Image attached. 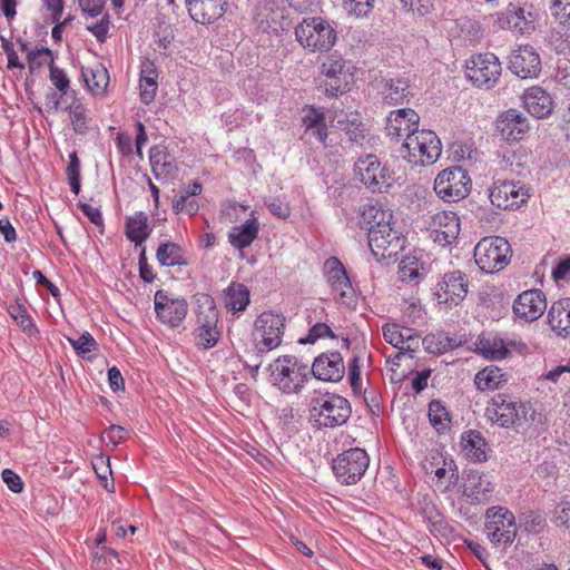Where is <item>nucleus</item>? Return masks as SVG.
I'll return each mask as SVG.
<instances>
[{
	"mask_svg": "<svg viewBox=\"0 0 570 570\" xmlns=\"http://www.w3.org/2000/svg\"><path fill=\"white\" fill-rule=\"evenodd\" d=\"M320 364L321 355L314 358L311 367L293 355H284L269 364L271 381L284 393H299L309 376L321 380Z\"/></svg>",
	"mask_w": 570,
	"mask_h": 570,
	"instance_id": "1",
	"label": "nucleus"
},
{
	"mask_svg": "<svg viewBox=\"0 0 570 570\" xmlns=\"http://www.w3.org/2000/svg\"><path fill=\"white\" fill-rule=\"evenodd\" d=\"M441 151V141L438 136L425 129L407 134L399 149L403 159L416 166L434 164Z\"/></svg>",
	"mask_w": 570,
	"mask_h": 570,
	"instance_id": "2",
	"label": "nucleus"
},
{
	"mask_svg": "<svg viewBox=\"0 0 570 570\" xmlns=\"http://www.w3.org/2000/svg\"><path fill=\"white\" fill-rule=\"evenodd\" d=\"M489 419L501 428H519L533 420L534 411L530 405L515 401L505 394L493 396L487 409Z\"/></svg>",
	"mask_w": 570,
	"mask_h": 570,
	"instance_id": "3",
	"label": "nucleus"
},
{
	"mask_svg": "<svg viewBox=\"0 0 570 570\" xmlns=\"http://www.w3.org/2000/svg\"><path fill=\"white\" fill-rule=\"evenodd\" d=\"M323 275L335 302L346 308H354L357 296L344 264L335 256L326 258L323 262Z\"/></svg>",
	"mask_w": 570,
	"mask_h": 570,
	"instance_id": "4",
	"label": "nucleus"
},
{
	"mask_svg": "<svg viewBox=\"0 0 570 570\" xmlns=\"http://www.w3.org/2000/svg\"><path fill=\"white\" fill-rule=\"evenodd\" d=\"M511 247L505 238L485 237L474 248V261L482 272L495 273L508 265Z\"/></svg>",
	"mask_w": 570,
	"mask_h": 570,
	"instance_id": "5",
	"label": "nucleus"
},
{
	"mask_svg": "<svg viewBox=\"0 0 570 570\" xmlns=\"http://www.w3.org/2000/svg\"><path fill=\"white\" fill-rule=\"evenodd\" d=\"M370 458L367 453L358 448L350 449L338 454L332 461V471L341 484L357 483L368 468Z\"/></svg>",
	"mask_w": 570,
	"mask_h": 570,
	"instance_id": "6",
	"label": "nucleus"
},
{
	"mask_svg": "<svg viewBox=\"0 0 570 570\" xmlns=\"http://www.w3.org/2000/svg\"><path fill=\"white\" fill-rule=\"evenodd\" d=\"M499 58L492 52L472 56L466 63V77L479 88L490 89L501 75Z\"/></svg>",
	"mask_w": 570,
	"mask_h": 570,
	"instance_id": "7",
	"label": "nucleus"
},
{
	"mask_svg": "<svg viewBox=\"0 0 570 570\" xmlns=\"http://www.w3.org/2000/svg\"><path fill=\"white\" fill-rule=\"evenodd\" d=\"M471 180L461 167H451L438 174L434 190L446 202L463 199L470 193Z\"/></svg>",
	"mask_w": 570,
	"mask_h": 570,
	"instance_id": "8",
	"label": "nucleus"
},
{
	"mask_svg": "<svg viewBox=\"0 0 570 570\" xmlns=\"http://www.w3.org/2000/svg\"><path fill=\"white\" fill-rule=\"evenodd\" d=\"M354 171L361 183L372 191H383L391 186V173L382 166L375 155L358 158L354 165Z\"/></svg>",
	"mask_w": 570,
	"mask_h": 570,
	"instance_id": "9",
	"label": "nucleus"
},
{
	"mask_svg": "<svg viewBox=\"0 0 570 570\" xmlns=\"http://www.w3.org/2000/svg\"><path fill=\"white\" fill-rule=\"evenodd\" d=\"M255 327L256 335L261 337L257 344L258 352H268L282 343L285 318L278 314L263 313L257 317Z\"/></svg>",
	"mask_w": 570,
	"mask_h": 570,
	"instance_id": "10",
	"label": "nucleus"
},
{
	"mask_svg": "<svg viewBox=\"0 0 570 570\" xmlns=\"http://www.w3.org/2000/svg\"><path fill=\"white\" fill-rule=\"evenodd\" d=\"M405 239L402 235L391 228L374 229L368 233V246L372 254L377 258H392L404 248Z\"/></svg>",
	"mask_w": 570,
	"mask_h": 570,
	"instance_id": "11",
	"label": "nucleus"
},
{
	"mask_svg": "<svg viewBox=\"0 0 570 570\" xmlns=\"http://www.w3.org/2000/svg\"><path fill=\"white\" fill-rule=\"evenodd\" d=\"M529 197L527 189L515 181H495L489 190V198L499 209L518 208Z\"/></svg>",
	"mask_w": 570,
	"mask_h": 570,
	"instance_id": "12",
	"label": "nucleus"
},
{
	"mask_svg": "<svg viewBox=\"0 0 570 570\" xmlns=\"http://www.w3.org/2000/svg\"><path fill=\"white\" fill-rule=\"evenodd\" d=\"M509 69L521 79H532L541 71L539 53L532 46H520L509 58Z\"/></svg>",
	"mask_w": 570,
	"mask_h": 570,
	"instance_id": "13",
	"label": "nucleus"
},
{
	"mask_svg": "<svg viewBox=\"0 0 570 570\" xmlns=\"http://www.w3.org/2000/svg\"><path fill=\"white\" fill-rule=\"evenodd\" d=\"M155 311L163 323L177 327L187 315L188 304L184 298H169L159 289L155 294Z\"/></svg>",
	"mask_w": 570,
	"mask_h": 570,
	"instance_id": "14",
	"label": "nucleus"
},
{
	"mask_svg": "<svg viewBox=\"0 0 570 570\" xmlns=\"http://www.w3.org/2000/svg\"><path fill=\"white\" fill-rule=\"evenodd\" d=\"M469 281L461 271H452L438 283L436 295L441 302L458 305L468 294Z\"/></svg>",
	"mask_w": 570,
	"mask_h": 570,
	"instance_id": "15",
	"label": "nucleus"
},
{
	"mask_svg": "<svg viewBox=\"0 0 570 570\" xmlns=\"http://www.w3.org/2000/svg\"><path fill=\"white\" fill-rule=\"evenodd\" d=\"M547 308L544 294L540 289L521 293L513 303V313L527 322L537 321Z\"/></svg>",
	"mask_w": 570,
	"mask_h": 570,
	"instance_id": "16",
	"label": "nucleus"
},
{
	"mask_svg": "<svg viewBox=\"0 0 570 570\" xmlns=\"http://www.w3.org/2000/svg\"><path fill=\"white\" fill-rule=\"evenodd\" d=\"M330 121L331 127L344 130L348 136V139L356 145L363 146L366 141V130L364 125L357 120L356 116L350 118L343 110H328L326 114L323 112V122ZM325 124H323V127Z\"/></svg>",
	"mask_w": 570,
	"mask_h": 570,
	"instance_id": "17",
	"label": "nucleus"
},
{
	"mask_svg": "<svg viewBox=\"0 0 570 570\" xmlns=\"http://www.w3.org/2000/svg\"><path fill=\"white\" fill-rule=\"evenodd\" d=\"M431 237L441 246L452 244L460 233V222L453 212H440L433 217Z\"/></svg>",
	"mask_w": 570,
	"mask_h": 570,
	"instance_id": "18",
	"label": "nucleus"
},
{
	"mask_svg": "<svg viewBox=\"0 0 570 570\" xmlns=\"http://www.w3.org/2000/svg\"><path fill=\"white\" fill-rule=\"evenodd\" d=\"M495 129L502 139L517 141L528 131L527 118L517 109H509L501 114L495 121Z\"/></svg>",
	"mask_w": 570,
	"mask_h": 570,
	"instance_id": "19",
	"label": "nucleus"
},
{
	"mask_svg": "<svg viewBox=\"0 0 570 570\" xmlns=\"http://www.w3.org/2000/svg\"><path fill=\"white\" fill-rule=\"evenodd\" d=\"M190 18L197 23H212L226 11L227 0H185Z\"/></svg>",
	"mask_w": 570,
	"mask_h": 570,
	"instance_id": "20",
	"label": "nucleus"
},
{
	"mask_svg": "<svg viewBox=\"0 0 570 570\" xmlns=\"http://www.w3.org/2000/svg\"><path fill=\"white\" fill-rule=\"evenodd\" d=\"M537 16L534 6L530 4L528 7L527 0H521L517 4H509L504 13V21L509 29L523 33L533 29Z\"/></svg>",
	"mask_w": 570,
	"mask_h": 570,
	"instance_id": "21",
	"label": "nucleus"
},
{
	"mask_svg": "<svg viewBox=\"0 0 570 570\" xmlns=\"http://www.w3.org/2000/svg\"><path fill=\"white\" fill-rule=\"evenodd\" d=\"M420 117L412 109L392 111L387 118L386 132L392 139L404 140L406 135L417 130Z\"/></svg>",
	"mask_w": 570,
	"mask_h": 570,
	"instance_id": "22",
	"label": "nucleus"
},
{
	"mask_svg": "<svg viewBox=\"0 0 570 570\" xmlns=\"http://www.w3.org/2000/svg\"><path fill=\"white\" fill-rule=\"evenodd\" d=\"M513 528L515 534L514 514L503 507H491L485 512L487 534H509Z\"/></svg>",
	"mask_w": 570,
	"mask_h": 570,
	"instance_id": "23",
	"label": "nucleus"
},
{
	"mask_svg": "<svg viewBox=\"0 0 570 570\" xmlns=\"http://www.w3.org/2000/svg\"><path fill=\"white\" fill-rule=\"evenodd\" d=\"M351 414V407L346 399L340 395H331L323 401V417L325 426L342 425L347 421Z\"/></svg>",
	"mask_w": 570,
	"mask_h": 570,
	"instance_id": "24",
	"label": "nucleus"
},
{
	"mask_svg": "<svg viewBox=\"0 0 570 570\" xmlns=\"http://www.w3.org/2000/svg\"><path fill=\"white\" fill-rule=\"evenodd\" d=\"M523 104L527 110L537 118L551 114L553 101L550 95L541 87H531L523 94Z\"/></svg>",
	"mask_w": 570,
	"mask_h": 570,
	"instance_id": "25",
	"label": "nucleus"
},
{
	"mask_svg": "<svg viewBox=\"0 0 570 570\" xmlns=\"http://www.w3.org/2000/svg\"><path fill=\"white\" fill-rule=\"evenodd\" d=\"M382 331L384 340L399 350L397 357H402L406 352H414L419 345V338L411 335L409 328L400 330L393 324L384 325Z\"/></svg>",
	"mask_w": 570,
	"mask_h": 570,
	"instance_id": "26",
	"label": "nucleus"
},
{
	"mask_svg": "<svg viewBox=\"0 0 570 570\" xmlns=\"http://www.w3.org/2000/svg\"><path fill=\"white\" fill-rule=\"evenodd\" d=\"M548 322L558 335L570 336V297L552 304L548 312Z\"/></svg>",
	"mask_w": 570,
	"mask_h": 570,
	"instance_id": "27",
	"label": "nucleus"
},
{
	"mask_svg": "<svg viewBox=\"0 0 570 570\" xmlns=\"http://www.w3.org/2000/svg\"><path fill=\"white\" fill-rule=\"evenodd\" d=\"M362 219L368 233L374 229L391 228L394 225L392 210L381 204L367 206L362 213Z\"/></svg>",
	"mask_w": 570,
	"mask_h": 570,
	"instance_id": "28",
	"label": "nucleus"
},
{
	"mask_svg": "<svg viewBox=\"0 0 570 570\" xmlns=\"http://www.w3.org/2000/svg\"><path fill=\"white\" fill-rule=\"evenodd\" d=\"M475 351L491 361H500L509 356V345L498 336L479 337L475 342Z\"/></svg>",
	"mask_w": 570,
	"mask_h": 570,
	"instance_id": "29",
	"label": "nucleus"
},
{
	"mask_svg": "<svg viewBox=\"0 0 570 570\" xmlns=\"http://www.w3.org/2000/svg\"><path fill=\"white\" fill-rule=\"evenodd\" d=\"M150 233L151 227L148 224V216L144 212H138L134 216L127 217L125 234L136 246H141Z\"/></svg>",
	"mask_w": 570,
	"mask_h": 570,
	"instance_id": "30",
	"label": "nucleus"
},
{
	"mask_svg": "<svg viewBox=\"0 0 570 570\" xmlns=\"http://www.w3.org/2000/svg\"><path fill=\"white\" fill-rule=\"evenodd\" d=\"M149 161L156 179L167 178L176 173L177 166L164 147L155 146L149 150Z\"/></svg>",
	"mask_w": 570,
	"mask_h": 570,
	"instance_id": "31",
	"label": "nucleus"
},
{
	"mask_svg": "<svg viewBox=\"0 0 570 570\" xmlns=\"http://www.w3.org/2000/svg\"><path fill=\"white\" fill-rule=\"evenodd\" d=\"M258 230L257 219H247L242 225L232 228L228 234L229 243L237 249H244L256 239Z\"/></svg>",
	"mask_w": 570,
	"mask_h": 570,
	"instance_id": "32",
	"label": "nucleus"
},
{
	"mask_svg": "<svg viewBox=\"0 0 570 570\" xmlns=\"http://www.w3.org/2000/svg\"><path fill=\"white\" fill-rule=\"evenodd\" d=\"M463 540V542L468 546L471 552L484 564L487 566V559L490 554H494L497 558L501 557V551L499 550V546L503 544L504 547L511 546L513 543V539L510 537H505L504 540L501 537H488L490 542V550L483 547L481 543L469 539L466 537H459Z\"/></svg>",
	"mask_w": 570,
	"mask_h": 570,
	"instance_id": "33",
	"label": "nucleus"
},
{
	"mask_svg": "<svg viewBox=\"0 0 570 570\" xmlns=\"http://www.w3.org/2000/svg\"><path fill=\"white\" fill-rule=\"evenodd\" d=\"M81 76L94 95H102L109 83V73L102 63L94 67H82Z\"/></svg>",
	"mask_w": 570,
	"mask_h": 570,
	"instance_id": "34",
	"label": "nucleus"
},
{
	"mask_svg": "<svg viewBox=\"0 0 570 570\" xmlns=\"http://www.w3.org/2000/svg\"><path fill=\"white\" fill-rule=\"evenodd\" d=\"M296 38L305 48L315 51L321 43V18L305 19L296 30Z\"/></svg>",
	"mask_w": 570,
	"mask_h": 570,
	"instance_id": "35",
	"label": "nucleus"
},
{
	"mask_svg": "<svg viewBox=\"0 0 570 570\" xmlns=\"http://www.w3.org/2000/svg\"><path fill=\"white\" fill-rule=\"evenodd\" d=\"M411 96L409 81L403 78L384 79V100L391 105H402Z\"/></svg>",
	"mask_w": 570,
	"mask_h": 570,
	"instance_id": "36",
	"label": "nucleus"
},
{
	"mask_svg": "<svg viewBox=\"0 0 570 570\" xmlns=\"http://www.w3.org/2000/svg\"><path fill=\"white\" fill-rule=\"evenodd\" d=\"M196 299V317L197 324L202 325H217L218 323V311L215 304V299L205 293H198L195 295Z\"/></svg>",
	"mask_w": 570,
	"mask_h": 570,
	"instance_id": "37",
	"label": "nucleus"
},
{
	"mask_svg": "<svg viewBox=\"0 0 570 570\" xmlns=\"http://www.w3.org/2000/svg\"><path fill=\"white\" fill-rule=\"evenodd\" d=\"M326 361V366H323V382H340L345 374V365L343 357L337 351H327L323 353V363Z\"/></svg>",
	"mask_w": 570,
	"mask_h": 570,
	"instance_id": "38",
	"label": "nucleus"
},
{
	"mask_svg": "<svg viewBox=\"0 0 570 570\" xmlns=\"http://www.w3.org/2000/svg\"><path fill=\"white\" fill-rule=\"evenodd\" d=\"M249 304V291L244 284L232 283L225 291V306L234 312L244 311Z\"/></svg>",
	"mask_w": 570,
	"mask_h": 570,
	"instance_id": "39",
	"label": "nucleus"
},
{
	"mask_svg": "<svg viewBox=\"0 0 570 570\" xmlns=\"http://www.w3.org/2000/svg\"><path fill=\"white\" fill-rule=\"evenodd\" d=\"M505 382L504 374L498 367H485L478 372L474 383L480 391L495 390Z\"/></svg>",
	"mask_w": 570,
	"mask_h": 570,
	"instance_id": "40",
	"label": "nucleus"
},
{
	"mask_svg": "<svg viewBox=\"0 0 570 570\" xmlns=\"http://www.w3.org/2000/svg\"><path fill=\"white\" fill-rule=\"evenodd\" d=\"M158 262L164 266H175L185 264L181 248L175 243H163L158 246L156 253Z\"/></svg>",
	"mask_w": 570,
	"mask_h": 570,
	"instance_id": "41",
	"label": "nucleus"
},
{
	"mask_svg": "<svg viewBox=\"0 0 570 570\" xmlns=\"http://www.w3.org/2000/svg\"><path fill=\"white\" fill-rule=\"evenodd\" d=\"M194 336L196 340V345L204 350L212 348L217 344L220 338V332L217 330V325L207 324L198 326L194 331Z\"/></svg>",
	"mask_w": 570,
	"mask_h": 570,
	"instance_id": "42",
	"label": "nucleus"
},
{
	"mask_svg": "<svg viewBox=\"0 0 570 570\" xmlns=\"http://www.w3.org/2000/svg\"><path fill=\"white\" fill-rule=\"evenodd\" d=\"M429 419L431 424L439 431L448 429L450 417L445 406L438 400H433L429 405Z\"/></svg>",
	"mask_w": 570,
	"mask_h": 570,
	"instance_id": "43",
	"label": "nucleus"
},
{
	"mask_svg": "<svg viewBox=\"0 0 570 570\" xmlns=\"http://www.w3.org/2000/svg\"><path fill=\"white\" fill-rule=\"evenodd\" d=\"M468 487L473 494H487L493 491L494 485L488 474H481L478 471H471L468 475Z\"/></svg>",
	"mask_w": 570,
	"mask_h": 570,
	"instance_id": "44",
	"label": "nucleus"
},
{
	"mask_svg": "<svg viewBox=\"0 0 570 570\" xmlns=\"http://www.w3.org/2000/svg\"><path fill=\"white\" fill-rule=\"evenodd\" d=\"M66 175L68 183L70 185V189L72 193L78 195L80 193L81 184H80V160L78 158L77 151H72L69 155V165L66 169Z\"/></svg>",
	"mask_w": 570,
	"mask_h": 570,
	"instance_id": "45",
	"label": "nucleus"
},
{
	"mask_svg": "<svg viewBox=\"0 0 570 570\" xmlns=\"http://www.w3.org/2000/svg\"><path fill=\"white\" fill-rule=\"evenodd\" d=\"M343 10L356 18L367 17L374 7V0H343Z\"/></svg>",
	"mask_w": 570,
	"mask_h": 570,
	"instance_id": "46",
	"label": "nucleus"
},
{
	"mask_svg": "<svg viewBox=\"0 0 570 570\" xmlns=\"http://www.w3.org/2000/svg\"><path fill=\"white\" fill-rule=\"evenodd\" d=\"M351 75L342 73L341 76H335L331 78H326V81L323 83L325 88V94L327 96H336L338 92L344 94L348 90V78Z\"/></svg>",
	"mask_w": 570,
	"mask_h": 570,
	"instance_id": "47",
	"label": "nucleus"
},
{
	"mask_svg": "<svg viewBox=\"0 0 570 570\" xmlns=\"http://www.w3.org/2000/svg\"><path fill=\"white\" fill-rule=\"evenodd\" d=\"M462 442L464 444V449H473L475 450L474 456L476 460L481 461L485 458L484 452L482 451V446L485 444L484 439L478 431L470 430L462 435Z\"/></svg>",
	"mask_w": 570,
	"mask_h": 570,
	"instance_id": "48",
	"label": "nucleus"
},
{
	"mask_svg": "<svg viewBox=\"0 0 570 570\" xmlns=\"http://www.w3.org/2000/svg\"><path fill=\"white\" fill-rule=\"evenodd\" d=\"M544 517L540 512L529 511L520 518V528L525 532H540L544 523Z\"/></svg>",
	"mask_w": 570,
	"mask_h": 570,
	"instance_id": "49",
	"label": "nucleus"
},
{
	"mask_svg": "<svg viewBox=\"0 0 570 570\" xmlns=\"http://www.w3.org/2000/svg\"><path fill=\"white\" fill-rule=\"evenodd\" d=\"M49 78L52 85L56 87V89L61 94V96L67 95L68 90L70 89V81L66 75V72L56 67L53 62L49 63Z\"/></svg>",
	"mask_w": 570,
	"mask_h": 570,
	"instance_id": "50",
	"label": "nucleus"
},
{
	"mask_svg": "<svg viewBox=\"0 0 570 570\" xmlns=\"http://www.w3.org/2000/svg\"><path fill=\"white\" fill-rule=\"evenodd\" d=\"M70 119L72 128L77 134L85 135L88 131L86 108L82 105H76L70 108Z\"/></svg>",
	"mask_w": 570,
	"mask_h": 570,
	"instance_id": "51",
	"label": "nucleus"
},
{
	"mask_svg": "<svg viewBox=\"0 0 570 570\" xmlns=\"http://www.w3.org/2000/svg\"><path fill=\"white\" fill-rule=\"evenodd\" d=\"M8 312L23 331L31 332L35 328L27 309L22 305L12 304L9 306Z\"/></svg>",
	"mask_w": 570,
	"mask_h": 570,
	"instance_id": "52",
	"label": "nucleus"
},
{
	"mask_svg": "<svg viewBox=\"0 0 570 570\" xmlns=\"http://www.w3.org/2000/svg\"><path fill=\"white\" fill-rule=\"evenodd\" d=\"M50 58L52 61V51L49 48L41 47L40 49L28 51V67L30 72L36 71Z\"/></svg>",
	"mask_w": 570,
	"mask_h": 570,
	"instance_id": "53",
	"label": "nucleus"
},
{
	"mask_svg": "<svg viewBox=\"0 0 570 570\" xmlns=\"http://www.w3.org/2000/svg\"><path fill=\"white\" fill-rule=\"evenodd\" d=\"M71 346L76 350L77 354L83 355L86 353L97 350V342L92 335L85 332L77 340L68 338Z\"/></svg>",
	"mask_w": 570,
	"mask_h": 570,
	"instance_id": "54",
	"label": "nucleus"
},
{
	"mask_svg": "<svg viewBox=\"0 0 570 570\" xmlns=\"http://www.w3.org/2000/svg\"><path fill=\"white\" fill-rule=\"evenodd\" d=\"M157 68L154 65V62L146 60L141 63V71H140V81L141 83H146L149 87L156 86L157 87Z\"/></svg>",
	"mask_w": 570,
	"mask_h": 570,
	"instance_id": "55",
	"label": "nucleus"
},
{
	"mask_svg": "<svg viewBox=\"0 0 570 570\" xmlns=\"http://www.w3.org/2000/svg\"><path fill=\"white\" fill-rule=\"evenodd\" d=\"M128 433L129 431L126 428L112 424L105 431L104 438L111 442L114 445H117L127 438Z\"/></svg>",
	"mask_w": 570,
	"mask_h": 570,
	"instance_id": "56",
	"label": "nucleus"
},
{
	"mask_svg": "<svg viewBox=\"0 0 570 570\" xmlns=\"http://www.w3.org/2000/svg\"><path fill=\"white\" fill-rule=\"evenodd\" d=\"M92 468H94L97 476L101 481H107L108 480V475H111V469H110L109 458L108 456H104V455L98 456L92 462Z\"/></svg>",
	"mask_w": 570,
	"mask_h": 570,
	"instance_id": "57",
	"label": "nucleus"
},
{
	"mask_svg": "<svg viewBox=\"0 0 570 570\" xmlns=\"http://www.w3.org/2000/svg\"><path fill=\"white\" fill-rule=\"evenodd\" d=\"M2 480L12 492L19 493L22 491L23 483L20 476L12 470L4 469L2 471Z\"/></svg>",
	"mask_w": 570,
	"mask_h": 570,
	"instance_id": "58",
	"label": "nucleus"
},
{
	"mask_svg": "<svg viewBox=\"0 0 570 570\" xmlns=\"http://www.w3.org/2000/svg\"><path fill=\"white\" fill-rule=\"evenodd\" d=\"M106 0H79V6L83 12L91 17L101 14Z\"/></svg>",
	"mask_w": 570,
	"mask_h": 570,
	"instance_id": "59",
	"label": "nucleus"
},
{
	"mask_svg": "<svg viewBox=\"0 0 570 570\" xmlns=\"http://www.w3.org/2000/svg\"><path fill=\"white\" fill-rule=\"evenodd\" d=\"M78 207L81 209L85 216L88 217V219L95 224L96 226H102L104 219L100 210L96 207L90 206L87 203L79 202Z\"/></svg>",
	"mask_w": 570,
	"mask_h": 570,
	"instance_id": "60",
	"label": "nucleus"
},
{
	"mask_svg": "<svg viewBox=\"0 0 570 570\" xmlns=\"http://www.w3.org/2000/svg\"><path fill=\"white\" fill-rule=\"evenodd\" d=\"M269 212L278 218H286L291 214V209L287 204L278 198L271 199L266 203Z\"/></svg>",
	"mask_w": 570,
	"mask_h": 570,
	"instance_id": "61",
	"label": "nucleus"
},
{
	"mask_svg": "<svg viewBox=\"0 0 570 570\" xmlns=\"http://www.w3.org/2000/svg\"><path fill=\"white\" fill-rule=\"evenodd\" d=\"M303 124L307 129H314L313 132L321 136V128L318 127V122L321 121V111L315 108H311L308 114L303 116Z\"/></svg>",
	"mask_w": 570,
	"mask_h": 570,
	"instance_id": "62",
	"label": "nucleus"
},
{
	"mask_svg": "<svg viewBox=\"0 0 570 570\" xmlns=\"http://www.w3.org/2000/svg\"><path fill=\"white\" fill-rule=\"evenodd\" d=\"M550 13L560 24L570 28V3L560 7H550Z\"/></svg>",
	"mask_w": 570,
	"mask_h": 570,
	"instance_id": "63",
	"label": "nucleus"
},
{
	"mask_svg": "<svg viewBox=\"0 0 570 570\" xmlns=\"http://www.w3.org/2000/svg\"><path fill=\"white\" fill-rule=\"evenodd\" d=\"M138 265H139V274H140L141 279H144L147 283H151L155 279V275L151 271V267L149 266V264L147 262L145 247L141 248L139 259H138Z\"/></svg>",
	"mask_w": 570,
	"mask_h": 570,
	"instance_id": "64",
	"label": "nucleus"
}]
</instances>
